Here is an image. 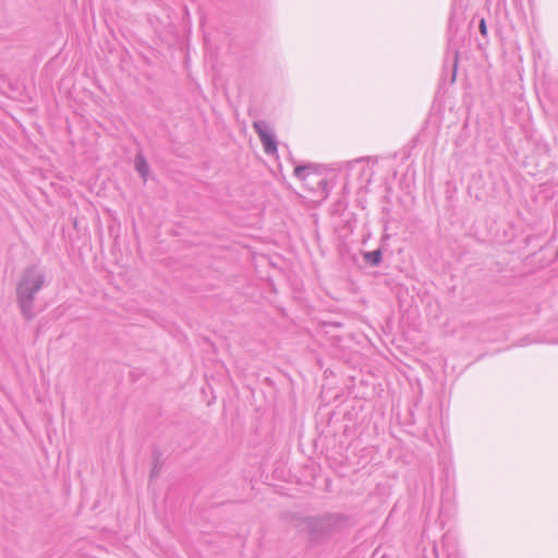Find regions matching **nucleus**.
I'll list each match as a JSON object with an SVG mask.
<instances>
[{
    "label": "nucleus",
    "instance_id": "obj_1",
    "mask_svg": "<svg viewBox=\"0 0 558 558\" xmlns=\"http://www.w3.org/2000/svg\"><path fill=\"white\" fill-rule=\"evenodd\" d=\"M45 284L46 275L37 265L23 270L16 284V302L25 319L29 320L35 316L34 302Z\"/></svg>",
    "mask_w": 558,
    "mask_h": 558
},
{
    "label": "nucleus",
    "instance_id": "obj_2",
    "mask_svg": "<svg viewBox=\"0 0 558 558\" xmlns=\"http://www.w3.org/2000/svg\"><path fill=\"white\" fill-rule=\"evenodd\" d=\"M253 129L259 136V140L264 147V151L267 155H275L277 153V142L268 123L264 120L254 121Z\"/></svg>",
    "mask_w": 558,
    "mask_h": 558
},
{
    "label": "nucleus",
    "instance_id": "obj_3",
    "mask_svg": "<svg viewBox=\"0 0 558 558\" xmlns=\"http://www.w3.org/2000/svg\"><path fill=\"white\" fill-rule=\"evenodd\" d=\"M134 166L140 175L146 180V177L149 172V166L143 154H137L134 159Z\"/></svg>",
    "mask_w": 558,
    "mask_h": 558
},
{
    "label": "nucleus",
    "instance_id": "obj_4",
    "mask_svg": "<svg viewBox=\"0 0 558 558\" xmlns=\"http://www.w3.org/2000/svg\"><path fill=\"white\" fill-rule=\"evenodd\" d=\"M363 258L369 266H378L383 260V251L377 248L375 251L364 252Z\"/></svg>",
    "mask_w": 558,
    "mask_h": 558
},
{
    "label": "nucleus",
    "instance_id": "obj_5",
    "mask_svg": "<svg viewBox=\"0 0 558 558\" xmlns=\"http://www.w3.org/2000/svg\"><path fill=\"white\" fill-rule=\"evenodd\" d=\"M315 170L314 163L299 165L294 168V175L301 180L305 181Z\"/></svg>",
    "mask_w": 558,
    "mask_h": 558
},
{
    "label": "nucleus",
    "instance_id": "obj_6",
    "mask_svg": "<svg viewBox=\"0 0 558 558\" xmlns=\"http://www.w3.org/2000/svg\"><path fill=\"white\" fill-rule=\"evenodd\" d=\"M442 548L445 549L448 558H459L458 554L456 553L453 538L448 534H445L442 537Z\"/></svg>",
    "mask_w": 558,
    "mask_h": 558
},
{
    "label": "nucleus",
    "instance_id": "obj_7",
    "mask_svg": "<svg viewBox=\"0 0 558 558\" xmlns=\"http://www.w3.org/2000/svg\"><path fill=\"white\" fill-rule=\"evenodd\" d=\"M451 58V61H452V78L451 81L453 82L456 80V74H457V65H458V50L456 48L452 49V51H448L447 52V59Z\"/></svg>",
    "mask_w": 558,
    "mask_h": 558
},
{
    "label": "nucleus",
    "instance_id": "obj_8",
    "mask_svg": "<svg viewBox=\"0 0 558 558\" xmlns=\"http://www.w3.org/2000/svg\"><path fill=\"white\" fill-rule=\"evenodd\" d=\"M478 29L483 36H487V25L484 16H481L478 20Z\"/></svg>",
    "mask_w": 558,
    "mask_h": 558
},
{
    "label": "nucleus",
    "instance_id": "obj_9",
    "mask_svg": "<svg viewBox=\"0 0 558 558\" xmlns=\"http://www.w3.org/2000/svg\"><path fill=\"white\" fill-rule=\"evenodd\" d=\"M317 187L322 190L323 193H328V182L324 178H319V180L316 182Z\"/></svg>",
    "mask_w": 558,
    "mask_h": 558
},
{
    "label": "nucleus",
    "instance_id": "obj_10",
    "mask_svg": "<svg viewBox=\"0 0 558 558\" xmlns=\"http://www.w3.org/2000/svg\"><path fill=\"white\" fill-rule=\"evenodd\" d=\"M454 24H456V21H454V16L452 14L451 17H450V22H449V32H451V29L453 28Z\"/></svg>",
    "mask_w": 558,
    "mask_h": 558
}]
</instances>
